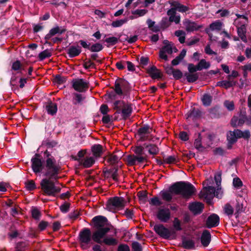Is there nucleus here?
Masks as SVG:
<instances>
[{"instance_id":"obj_1","label":"nucleus","mask_w":251,"mask_h":251,"mask_svg":"<svg viewBox=\"0 0 251 251\" xmlns=\"http://www.w3.org/2000/svg\"><path fill=\"white\" fill-rule=\"evenodd\" d=\"M173 226L174 229L170 230L166 227L163 224L155 225L153 227V230L161 238L164 239H169L171 237L172 239H176V231H181L182 227L181 226V221L178 218L175 217L173 222Z\"/></svg>"},{"instance_id":"obj_2","label":"nucleus","mask_w":251,"mask_h":251,"mask_svg":"<svg viewBox=\"0 0 251 251\" xmlns=\"http://www.w3.org/2000/svg\"><path fill=\"white\" fill-rule=\"evenodd\" d=\"M170 190L176 195H180L183 198L189 199L196 192L195 186L187 181H177L171 185Z\"/></svg>"},{"instance_id":"obj_3","label":"nucleus","mask_w":251,"mask_h":251,"mask_svg":"<svg viewBox=\"0 0 251 251\" xmlns=\"http://www.w3.org/2000/svg\"><path fill=\"white\" fill-rule=\"evenodd\" d=\"M113 109L116 111L114 113V120H117L116 115L121 114L122 119L126 120L131 116L133 111L132 104L126 103L124 100H117L113 103Z\"/></svg>"},{"instance_id":"obj_4","label":"nucleus","mask_w":251,"mask_h":251,"mask_svg":"<svg viewBox=\"0 0 251 251\" xmlns=\"http://www.w3.org/2000/svg\"><path fill=\"white\" fill-rule=\"evenodd\" d=\"M46 159L45 160L46 175L53 176L59 175L61 167L57 164L55 158L51 155V153L46 150L44 152Z\"/></svg>"},{"instance_id":"obj_5","label":"nucleus","mask_w":251,"mask_h":251,"mask_svg":"<svg viewBox=\"0 0 251 251\" xmlns=\"http://www.w3.org/2000/svg\"><path fill=\"white\" fill-rule=\"evenodd\" d=\"M57 177V178H45L41 180L40 182L41 188L46 195L55 196L56 194L60 192L61 188L56 187L53 181V180H57L59 178L58 175Z\"/></svg>"},{"instance_id":"obj_6","label":"nucleus","mask_w":251,"mask_h":251,"mask_svg":"<svg viewBox=\"0 0 251 251\" xmlns=\"http://www.w3.org/2000/svg\"><path fill=\"white\" fill-rule=\"evenodd\" d=\"M126 201L123 197L115 196L110 198L105 204V209L111 212L123 209L126 205Z\"/></svg>"},{"instance_id":"obj_7","label":"nucleus","mask_w":251,"mask_h":251,"mask_svg":"<svg viewBox=\"0 0 251 251\" xmlns=\"http://www.w3.org/2000/svg\"><path fill=\"white\" fill-rule=\"evenodd\" d=\"M251 136V132L249 129L244 131L239 129H235L233 131H228L226 133V141H230L236 143L238 139L243 138L249 140Z\"/></svg>"},{"instance_id":"obj_8","label":"nucleus","mask_w":251,"mask_h":251,"mask_svg":"<svg viewBox=\"0 0 251 251\" xmlns=\"http://www.w3.org/2000/svg\"><path fill=\"white\" fill-rule=\"evenodd\" d=\"M31 168L33 172L37 174L38 173H42L43 176H45L46 178L49 177L50 178H57V176H46V169H45V162L43 164V162L41 158H32L31 159Z\"/></svg>"},{"instance_id":"obj_9","label":"nucleus","mask_w":251,"mask_h":251,"mask_svg":"<svg viewBox=\"0 0 251 251\" xmlns=\"http://www.w3.org/2000/svg\"><path fill=\"white\" fill-rule=\"evenodd\" d=\"M152 131V128L148 124H145L137 130V134L139 137V141L144 142L151 141L152 136L150 135Z\"/></svg>"},{"instance_id":"obj_10","label":"nucleus","mask_w":251,"mask_h":251,"mask_svg":"<svg viewBox=\"0 0 251 251\" xmlns=\"http://www.w3.org/2000/svg\"><path fill=\"white\" fill-rule=\"evenodd\" d=\"M78 239L81 247L89 244L93 240V233L91 230L88 228H83L79 233Z\"/></svg>"},{"instance_id":"obj_11","label":"nucleus","mask_w":251,"mask_h":251,"mask_svg":"<svg viewBox=\"0 0 251 251\" xmlns=\"http://www.w3.org/2000/svg\"><path fill=\"white\" fill-rule=\"evenodd\" d=\"M72 87L77 92H84L89 88V82L85 81L82 78L74 79L72 80Z\"/></svg>"},{"instance_id":"obj_12","label":"nucleus","mask_w":251,"mask_h":251,"mask_svg":"<svg viewBox=\"0 0 251 251\" xmlns=\"http://www.w3.org/2000/svg\"><path fill=\"white\" fill-rule=\"evenodd\" d=\"M156 216L160 222L167 223L171 217V211L169 208H159Z\"/></svg>"},{"instance_id":"obj_13","label":"nucleus","mask_w":251,"mask_h":251,"mask_svg":"<svg viewBox=\"0 0 251 251\" xmlns=\"http://www.w3.org/2000/svg\"><path fill=\"white\" fill-rule=\"evenodd\" d=\"M165 73L169 75H172L176 80H179L183 76V73L178 69H175L173 66L167 65L164 66Z\"/></svg>"},{"instance_id":"obj_14","label":"nucleus","mask_w":251,"mask_h":251,"mask_svg":"<svg viewBox=\"0 0 251 251\" xmlns=\"http://www.w3.org/2000/svg\"><path fill=\"white\" fill-rule=\"evenodd\" d=\"M220 218L216 214H212L208 217L205 221V226L207 228H211L216 227L219 225Z\"/></svg>"},{"instance_id":"obj_15","label":"nucleus","mask_w":251,"mask_h":251,"mask_svg":"<svg viewBox=\"0 0 251 251\" xmlns=\"http://www.w3.org/2000/svg\"><path fill=\"white\" fill-rule=\"evenodd\" d=\"M188 208L194 215H197L201 214L202 212L204 204L201 202H192L189 203Z\"/></svg>"},{"instance_id":"obj_16","label":"nucleus","mask_w":251,"mask_h":251,"mask_svg":"<svg viewBox=\"0 0 251 251\" xmlns=\"http://www.w3.org/2000/svg\"><path fill=\"white\" fill-rule=\"evenodd\" d=\"M92 222L93 224L94 227L97 230L102 226H106L108 222L107 219L103 216H97L92 219Z\"/></svg>"},{"instance_id":"obj_17","label":"nucleus","mask_w":251,"mask_h":251,"mask_svg":"<svg viewBox=\"0 0 251 251\" xmlns=\"http://www.w3.org/2000/svg\"><path fill=\"white\" fill-rule=\"evenodd\" d=\"M67 30L66 28L64 27L59 26L56 25L51 28L49 33L45 36V39H50L52 37L56 34H62Z\"/></svg>"},{"instance_id":"obj_18","label":"nucleus","mask_w":251,"mask_h":251,"mask_svg":"<svg viewBox=\"0 0 251 251\" xmlns=\"http://www.w3.org/2000/svg\"><path fill=\"white\" fill-rule=\"evenodd\" d=\"M146 158L145 157L138 155H128L127 157V161L128 165L133 166L136 163H142Z\"/></svg>"},{"instance_id":"obj_19","label":"nucleus","mask_w":251,"mask_h":251,"mask_svg":"<svg viewBox=\"0 0 251 251\" xmlns=\"http://www.w3.org/2000/svg\"><path fill=\"white\" fill-rule=\"evenodd\" d=\"M146 72L152 79H162L163 74L154 65L146 69Z\"/></svg>"},{"instance_id":"obj_20","label":"nucleus","mask_w":251,"mask_h":251,"mask_svg":"<svg viewBox=\"0 0 251 251\" xmlns=\"http://www.w3.org/2000/svg\"><path fill=\"white\" fill-rule=\"evenodd\" d=\"M75 160L79 162L80 165L85 168L91 167L95 163V160L93 157H86L84 159H78L76 157H73Z\"/></svg>"},{"instance_id":"obj_21","label":"nucleus","mask_w":251,"mask_h":251,"mask_svg":"<svg viewBox=\"0 0 251 251\" xmlns=\"http://www.w3.org/2000/svg\"><path fill=\"white\" fill-rule=\"evenodd\" d=\"M173 52V48L171 45H164L159 50V57L165 61H167L168 60V57L166 54V53H167L169 54H172Z\"/></svg>"},{"instance_id":"obj_22","label":"nucleus","mask_w":251,"mask_h":251,"mask_svg":"<svg viewBox=\"0 0 251 251\" xmlns=\"http://www.w3.org/2000/svg\"><path fill=\"white\" fill-rule=\"evenodd\" d=\"M106 234L104 226H102L93 232V240L95 243L100 242L102 239L106 237Z\"/></svg>"},{"instance_id":"obj_23","label":"nucleus","mask_w":251,"mask_h":251,"mask_svg":"<svg viewBox=\"0 0 251 251\" xmlns=\"http://www.w3.org/2000/svg\"><path fill=\"white\" fill-rule=\"evenodd\" d=\"M211 240L210 232L208 230H204L201 237V242L204 247H207L210 244Z\"/></svg>"},{"instance_id":"obj_24","label":"nucleus","mask_w":251,"mask_h":251,"mask_svg":"<svg viewBox=\"0 0 251 251\" xmlns=\"http://www.w3.org/2000/svg\"><path fill=\"white\" fill-rule=\"evenodd\" d=\"M181 246L184 249L193 250L195 249V242L192 239L182 236Z\"/></svg>"},{"instance_id":"obj_25","label":"nucleus","mask_w":251,"mask_h":251,"mask_svg":"<svg viewBox=\"0 0 251 251\" xmlns=\"http://www.w3.org/2000/svg\"><path fill=\"white\" fill-rule=\"evenodd\" d=\"M247 24L241 25L240 26L237 27V32L239 37L241 40L244 43L248 42L246 33H247Z\"/></svg>"},{"instance_id":"obj_26","label":"nucleus","mask_w":251,"mask_h":251,"mask_svg":"<svg viewBox=\"0 0 251 251\" xmlns=\"http://www.w3.org/2000/svg\"><path fill=\"white\" fill-rule=\"evenodd\" d=\"M170 188L171 186L169 187L168 190H162L159 193L162 200L167 202L172 201L173 200V194H174V192H171Z\"/></svg>"},{"instance_id":"obj_27","label":"nucleus","mask_w":251,"mask_h":251,"mask_svg":"<svg viewBox=\"0 0 251 251\" xmlns=\"http://www.w3.org/2000/svg\"><path fill=\"white\" fill-rule=\"evenodd\" d=\"M45 108L48 114L54 116L57 111V105L56 103L52 102L50 100L47 102Z\"/></svg>"},{"instance_id":"obj_28","label":"nucleus","mask_w":251,"mask_h":251,"mask_svg":"<svg viewBox=\"0 0 251 251\" xmlns=\"http://www.w3.org/2000/svg\"><path fill=\"white\" fill-rule=\"evenodd\" d=\"M97 243L100 245L104 244L108 246H115L118 244V239L113 237L106 236L100 242H98Z\"/></svg>"},{"instance_id":"obj_29","label":"nucleus","mask_w":251,"mask_h":251,"mask_svg":"<svg viewBox=\"0 0 251 251\" xmlns=\"http://www.w3.org/2000/svg\"><path fill=\"white\" fill-rule=\"evenodd\" d=\"M81 52V49L79 46H71L67 50V53L70 58H74L77 56Z\"/></svg>"},{"instance_id":"obj_30","label":"nucleus","mask_w":251,"mask_h":251,"mask_svg":"<svg viewBox=\"0 0 251 251\" xmlns=\"http://www.w3.org/2000/svg\"><path fill=\"white\" fill-rule=\"evenodd\" d=\"M91 151L95 157H100L103 152V147L100 144H95L91 147Z\"/></svg>"},{"instance_id":"obj_31","label":"nucleus","mask_w":251,"mask_h":251,"mask_svg":"<svg viewBox=\"0 0 251 251\" xmlns=\"http://www.w3.org/2000/svg\"><path fill=\"white\" fill-rule=\"evenodd\" d=\"M202 115V112L199 109H196L194 107H191L190 111L187 113L186 119L192 118L194 119H199Z\"/></svg>"},{"instance_id":"obj_32","label":"nucleus","mask_w":251,"mask_h":251,"mask_svg":"<svg viewBox=\"0 0 251 251\" xmlns=\"http://www.w3.org/2000/svg\"><path fill=\"white\" fill-rule=\"evenodd\" d=\"M145 149H148V152L151 155H156L159 153V149L158 147L154 144L144 143Z\"/></svg>"},{"instance_id":"obj_33","label":"nucleus","mask_w":251,"mask_h":251,"mask_svg":"<svg viewBox=\"0 0 251 251\" xmlns=\"http://www.w3.org/2000/svg\"><path fill=\"white\" fill-rule=\"evenodd\" d=\"M186 30L188 32H193L198 30L202 26L198 25L196 22L189 21L185 24Z\"/></svg>"},{"instance_id":"obj_34","label":"nucleus","mask_w":251,"mask_h":251,"mask_svg":"<svg viewBox=\"0 0 251 251\" xmlns=\"http://www.w3.org/2000/svg\"><path fill=\"white\" fill-rule=\"evenodd\" d=\"M171 4L172 6L175 7L176 10L180 12H186L190 9L189 7L183 5L178 1H174Z\"/></svg>"},{"instance_id":"obj_35","label":"nucleus","mask_w":251,"mask_h":251,"mask_svg":"<svg viewBox=\"0 0 251 251\" xmlns=\"http://www.w3.org/2000/svg\"><path fill=\"white\" fill-rule=\"evenodd\" d=\"M236 84L235 82L230 80H222L217 83L216 86L224 87L226 89L233 87Z\"/></svg>"},{"instance_id":"obj_36","label":"nucleus","mask_w":251,"mask_h":251,"mask_svg":"<svg viewBox=\"0 0 251 251\" xmlns=\"http://www.w3.org/2000/svg\"><path fill=\"white\" fill-rule=\"evenodd\" d=\"M201 134L199 133L198 134V137L197 139H195L194 142V146L195 148L198 150L199 151H203L205 148L202 145L201 143Z\"/></svg>"},{"instance_id":"obj_37","label":"nucleus","mask_w":251,"mask_h":251,"mask_svg":"<svg viewBox=\"0 0 251 251\" xmlns=\"http://www.w3.org/2000/svg\"><path fill=\"white\" fill-rule=\"evenodd\" d=\"M209 112L211 118L218 119L221 117V113L218 107H214L210 109Z\"/></svg>"},{"instance_id":"obj_38","label":"nucleus","mask_w":251,"mask_h":251,"mask_svg":"<svg viewBox=\"0 0 251 251\" xmlns=\"http://www.w3.org/2000/svg\"><path fill=\"white\" fill-rule=\"evenodd\" d=\"M214 196L213 195H209L207 192L201 191L200 193V197L203 198L206 202L209 205L212 204V199Z\"/></svg>"},{"instance_id":"obj_39","label":"nucleus","mask_w":251,"mask_h":251,"mask_svg":"<svg viewBox=\"0 0 251 251\" xmlns=\"http://www.w3.org/2000/svg\"><path fill=\"white\" fill-rule=\"evenodd\" d=\"M201 101L204 106H210L212 101V97L208 94H204L201 98Z\"/></svg>"},{"instance_id":"obj_40","label":"nucleus","mask_w":251,"mask_h":251,"mask_svg":"<svg viewBox=\"0 0 251 251\" xmlns=\"http://www.w3.org/2000/svg\"><path fill=\"white\" fill-rule=\"evenodd\" d=\"M90 48V51L93 52H98L103 50V46L101 43L97 42L91 45Z\"/></svg>"},{"instance_id":"obj_41","label":"nucleus","mask_w":251,"mask_h":251,"mask_svg":"<svg viewBox=\"0 0 251 251\" xmlns=\"http://www.w3.org/2000/svg\"><path fill=\"white\" fill-rule=\"evenodd\" d=\"M197 66V69H199V71H201L203 69H208L210 66V64L209 62H207L205 59H202L199 61Z\"/></svg>"},{"instance_id":"obj_42","label":"nucleus","mask_w":251,"mask_h":251,"mask_svg":"<svg viewBox=\"0 0 251 251\" xmlns=\"http://www.w3.org/2000/svg\"><path fill=\"white\" fill-rule=\"evenodd\" d=\"M114 90L116 94L119 96H121L123 94V91L122 89V85L121 83H120V81L119 80V78H117L115 82Z\"/></svg>"},{"instance_id":"obj_43","label":"nucleus","mask_w":251,"mask_h":251,"mask_svg":"<svg viewBox=\"0 0 251 251\" xmlns=\"http://www.w3.org/2000/svg\"><path fill=\"white\" fill-rule=\"evenodd\" d=\"M120 158L117 155L109 154L107 161L112 165H115L120 160Z\"/></svg>"},{"instance_id":"obj_44","label":"nucleus","mask_w":251,"mask_h":251,"mask_svg":"<svg viewBox=\"0 0 251 251\" xmlns=\"http://www.w3.org/2000/svg\"><path fill=\"white\" fill-rule=\"evenodd\" d=\"M32 217L35 220H39L42 214L39 210L35 207H32L31 209Z\"/></svg>"},{"instance_id":"obj_45","label":"nucleus","mask_w":251,"mask_h":251,"mask_svg":"<svg viewBox=\"0 0 251 251\" xmlns=\"http://www.w3.org/2000/svg\"><path fill=\"white\" fill-rule=\"evenodd\" d=\"M52 55L51 52L49 50L46 49L44 51L41 52L38 54V58L40 61H43L47 58H50Z\"/></svg>"},{"instance_id":"obj_46","label":"nucleus","mask_w":251,"mask_h":251,"mask_svg":"<svg viewBox=\"0 0 251 251\" xmlns=\"http://www.w3.org/2000/svg\"><path fill=\"white\" fill-rule=\"evenodd\" d=\"M175 35L178 37V40L181 44H183L185 42V32L181 30H177L175 31Z\"/></svg>"},{"instance_id":"obj_47","label":"nucleus","mask_w":251,"mask_h":251,"mask_svg":"<svg viewBox=\"0 0 251 251\" xmlns=\"http://www.w3.org/2000/svg\"><path fill=\"white\" fill-rule=\"evenodd\" d=\"M223 23L220 21H217L212 23L209 25V27L212 30L220 31L222 29Z\"/></svg>"},{"instance_id":"obj_48","label":"nucleus","mask_w":251,"mask_h":251,"mask_svg":"<svg viewBox=\"0 0 251 251\" xmlns=\"http://www.w3.org/2000/svg\"><path fill=\"white\" fill-rule=\"evenodd\" d=\"M43 145L46 146L48 148H52L56 147L58 142L55 140H51L49 139H47L43 142Z\"/></svg>"},{"instance_id":"obj_49","label":"nucleus","mask_w":251,"mask_h":251,"mask_svg":"<svg viewBox=\"0 0 251 251\" xmlns=\"http://www.w3.org/2000/svg\"><path fill=\"white\" fill-rule=\"evenodd\" d=\"M149 203L151 205L156 206H160L163 204V202L157 196H154L151 198L149 201Z\"/></svg>"},{"instance_id":"obj_50","label":"nucleus","mask_w":251,"mask_h":251,"mask_svg":"<svg viewBox=\"0 0 251 251\" xmlns=\"http://www.w3.org/2000/svg\"><path fill=\"white\" fill-rule=\"evenodd\" d=\"M137 196L140 201L143 203H145L148 198V193L146 191H140L138 192Z\"/></svg>"},{"instance_id":"obj_51","label":"nucleus","mask_w":251,"mask_h":251,"mask_svg":"<svg viewBox=\"0 0 251 251\" xmlns=\"http://www.w3.org/2000/svg\"><path fill=\"white\" fill-rule=\"evenodd\" d=\"M170 21L169 18L163 17L160 22V26L161 28L165 29L170 25Z\"/></svg>"},{"instance_id":"obj_52","label":"nucleus","mask_w":251,"mask_h":251,"mask_svg":"<svg viewBox=\"0 0 251 251\" xmlns=\"http://www.w3.org/2000/svg\"><path fill=\"white\" fill-rule=\"evenodd\" d=\"M145 149V147H144V144H143V145L136 146L133 150V151L136 155L143 156V154H144V150Z\"/></svg>"},{"instance_id":"obj_53","label":"nucleus","mask_w":251,"mask_h":251,"mask_svg":"<svg viewBox=\"0 0 251 251\" xmlns=\"http://www.w3.org/2000/svg\"><path fill=\"white\" fill-rule=\"evenodd\" d=\"M119 39L115 37H110L107 38L105 39L104 42L108 43L109 45L107 46L109 47L110 46H114L117 44L118 42Z\"/></svg>"},{"instance_id":"obj_54","label":"nucleus","mask_w":251,"mask_h":251,"mask_svg":"<svg viewBox=\"0 0 251 251\" xmlns=\"http://www.w3.org/2000/svg\"><path fill=\"white\" fill-rule=\"evenodd\" d=\"M25 184L26 189L28 191H32L36 188L35 183L33 180H27Z\"/></svg>"},{"instance_id":"obj_55","label":"nucleus","mask_w":251,"mask_h":251,"mask_svg":"<svg viewBox=\"0 0 251 251\" xmlns=\"http://www.w3.org/2000/svg\"><path fill=\"white\" fill-rule=\"evenodd\" d=\"M127 22V18H125L124 19H121L120 20H116L115 21H113L111 25L114 27H120L122 25H123L124 24L126 23Z\"/></svg>"},{"instance_id":"obj_56","label":"nucleus","mask_w":251,"mask_h":251,"mask_svg":"<svg viewBox=\"0 0 251 251\" xmlns=\"http://www.w3.org/2000/svg\"><path fill=\"white\" fill-rule=\"evenodd\" d=\"M119 80L124 91H127L130 89V84L128 81L123 78H119Z\"/></svg>"},{"instance_id":"obj_57","label":"nucleus","mask_w":251,"mask_h":251,"mask_svg":"<svg viewBox=\"0 0 251 251\" xmlns=\"http://www.w3.org/2000/svg\"><path fill=\"white\" fill-rule=\"evenodd\" d=\"M199 78L198 73L190 74L187 76V81L189 83H193L196 82Z\"/></svg>"},{"instance_id":"obj_58","label":"nucleus","mask_w":251,"mask_h":251,"mask_svg":"<svg viewBox=\"0 0 251 251\" xmlns=\"http://www.w3.org/2000/svg\"><path fill=\"white\" fill-rule=\"evenodd\" d=\"M233 185L236 189H240L243 186V182L238 177L233 179Z\"/></svg>"},{"instance_id":"obj_59","label":"nucleus","mask_w":251,"mask_h":251,"mask_svg":"<svg viewBox=\"0 0 251 251\" xmlns=\"http://www.w3.org/2000/svg\"><path fill=\"white\" fill-rule=\"evenodd\" d=\"M225 213L229 217L232 216L233 214V208L229 203H226L225 206Z\"/></svg>"},{"instance_id":"obj_60","label":"nucleus","mask_w":251,"mask_h":251,"mask_svg":"<svg viewBox=\"0 0 251 251\" xmlns=\"http://www.w3.org/2000/svg\"><path fill=\"white\" fill-rule=\"evenodd\" d=\"M224 105L228 111H233L235 108L234 103L233 101L226 100L225 101Z\"/></svg>"},{"instance_id":"obj_61","label":"nucleus","mask_w":251,"mask_h":251,"mask_svg":"<svg viewBox=\"0 0 251 251\" xmlns=\"http://www.w3.org/2000/svg\"><path fill=\"white\" fill-rule=\"evenodd\" d=\"M55 81L59 84H62L66 82L67 81V77L65 76H61L60 75H57L54 78Z\"/></svg>"},{"instance_id":"obj_62","label":"nucleus","mask_w":251,"mask_h":251,"mask_svg":"<svg viewBox=\"0 0 251 251\" xmlns=\"http://www.w3.org/2000/svg\"><path fill=\"white\" fill-rule=\"evenodd\" d=\"M83 65V67L86 70L90 68H96L95 64L93 62L91 59H89L88 61L84 62Z\"/></svg>"},{"instance_id":"obj_63","label":"nucleus","mask_w":251,"mask_h":251,"mask_svg":"<svg viewBox=\"0 0 251 251\" xmlns=\"http://www.w3.org/2000/svg\"><path fill=\"white\" fill-rule=\"evenodd\" d=\"M132 251H142L141 245L137 241L133 242L131 244Z\"/></svg>"},{"instance_id":"obj_64","label":"nucleus","mask_w":251,"mask_h":251,"mask_svg":"<svg viewBox=\"0 0 251 251\" xmlns=\"http://www.w3.org/2000/svg\"><path fill=\"white\" fill-rule=\"evenodd\" d=\"M49 225V222L45 221H41L38 225V229L40 231H44L47 227Z\"/></svg>"}]
</instances>
